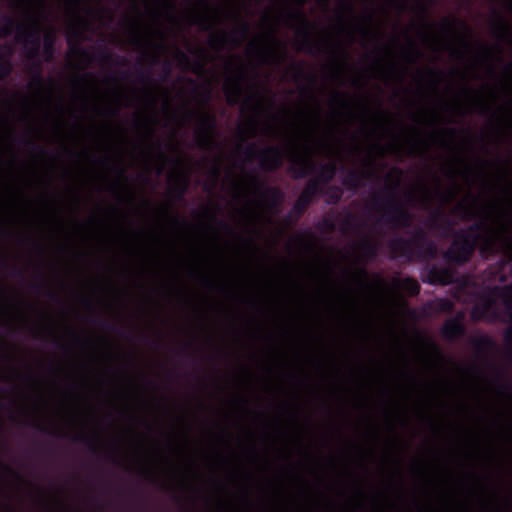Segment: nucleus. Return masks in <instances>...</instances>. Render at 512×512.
I'll list each match as a JSON object with an SVG mask.
<instances>
[{
    "label": "nucleus",
    "mask_w": 512,
    "mask_h": 512,
    "mask_svg": "<svg viewBox=\"0 0 512 512\" xmlns=\"http://www.w3.org/2000/svg\"><path fill=\"white\" fill-rule=\"evenodd\" d=\"M435 194L441 199V201L443 203L448 202L450 199L454 198V196H455V192L454 191H450L448 193H444V192H442L440 187L436 188Z\"/></svg>",
    "instance_id": "37998d69"
},
{
    "label": "nucleus",
    "mask_w": 512,
    "mask_h": 512,
    "mask_svg": "<svg viewBox=\"0 0 512 512\" xmlns=\"http://www.w3.org/2000/svg\"><path fill=\"white\" fill-rule=\"evenodd\" d=\"M450 319L458 320L459 323H464L465 313L463 311H459L454 317H451Z\"/></svg>",
    "instance_id": "680f3d73"
},
{
    "label": "nucleus",
    "mask_w": 512,
    "mask_h": 512,
    "mask_svg": "<svg viewBox=\"0 0 512 512\" xmlns=\"http://www.w3.org/2000/svg\"><path fill=\"white\" fill-rule=\"evenodd\" d=\"M11 275L14 277H22V270L17 266H11Z\"/></svg>",
    "instance_id": "0e129e2a"
},
{
    "label": "nucleus",
    "mask_w": 512,
    "mask_h": 512,
    "mask_svg": "<svg viewBox=\"0 0 512 512\" xmlns=\"http://www.w3.org/2000/svg\"><path fill=\"white\" fill-rule=\"evenodd\" d=\"M250 183L253 186L255 195L263 206L270 210L280 206L283 193L279 188L267 185L262 178L256 175L250 177Z\"/></svg>",
    "instance_id": "1a4fd4ad"
},
{
    "label": "nucleus",
    "mask_w": 512,
    "mask_h": 512,
    "mask_svg": "<svg viewBox=\"0 0 512 512\" xmlns=\"http://www.w3.org/2000/svg\"><path fill=\"white\" fill-rule=\"evenodd\" d=\"M234 18L238 22V27L230 34L225 31H221L218 34L212 35L209 39V45L212 48H223L228 41H230L233 46H239L241 44V40L248 37L251 30L250 23L241 18L238 14L234 15Z\"/></svg>",
    "instance_id": "6e6552de"
},
{
    "label": "nucleus",
    "mask_w": 512,
    "mask_h": 512,
    "mask_svg": "<svg viewBox=\"0 0 512 512\" xmlns=\"http://www.w3.org/2000/svg\"><path fill=\"white\" fill-rule=\"evenodd\" d=\"M392 285L395 289L402 290L411 297L417 296L421 290L419 282L412 277H394L392 279Z\"/></svg>",
    "instance_id": "6ab92c4d"
},
{
    "label": "nucleus",
    "mask_w": 512,
    "mask_h": 512,
    "mask_svg": "<svg viewBox=\"0 0 512 512\" xmlns=\"http://www.w3.org/2000/svg\"><path fill=\"white\" fill-rule=\"evenodd\" d=\"M243 152L249 160H258L259 168L267 173L276 172L284 164V150L279 145L258 149L256 143H249Z\"/></svg>",
    "instance_id": "20e7f679"
},
{
    "label": "nucleus",
    "mask_w": 512,
    "mask_h": 512,
    "mask_svg": "<svg viewBox=\"0 0 512 512\" xmlns=\"http://www.w3.org/2000/svg\"><path fill=\"white\" fill-rule=\"evenodd\" d=\"M186 117L192 119L196 117L197 121V145L203 149H209L216 146L214 134L217 128V120L214 114L210 112H202L197 114L193 110L186 112Z\"/></svg>",
    "instance_id": "39448f33"
},
{
    "label": "nucleus",
    "mask_w": 512,
    "mask_h": 512,
    "mask_svg": "<svg viewBox=\"0 0 512 512\" xmlns=\"http://www.w3.org/2000/svg\"><path fill=\"white\" fill-rule=\"evenodd\" d=\"M249 129L251 131V137L256 136L257 134V123L255 121L250 122Z\"/></svg>",
    "instance_id": "338daca9"
},
{
    "label": "nucleus",
    "mask_w": 512,
    "mask_h": 512,
    "mask_svg": "<svg viewBox=\"0 0 512 512\" xmlns=\"http://www.w3.org/2000/svg\"><path fill=\"white\" fill-rule=\"evenodd\" d=\"M495 305L496 299L491 293H481L470 311V316L474 321L484 319L496 320L499 315Z\"/></svg>",
    "instance_id": "9b49d317"
},
{
    "label": "nucleus",
    "mask_w": 512,
    "mask_h": 512,
    "mask_svg": "<svg viewBox=\"0 0 512 512\" xmlns=\"http://www.w3.org/2000/svg\"><path fill=\"white\" fill-rule=\"evenodd\" d=\"M20 141L27 147L29 150L34 151L40 155H54L55 153L49 151L42 146L37 145L32 139H20Z\"/></svg>",
    "instance_id": "e433bc0d"
},
{
    "label": "nucleus",
    "mask_w": 512,
    "mask_h": 512,
    "mask_svg": "<svg viewBox=\"0 0 512 512\" xmlns=\"http://www.w3.org/2000/svg\"><path fill=\"white\" fill-rule=\"evenodd\" d=\"M93 59L110 65L123 66L127 63L126 59L123 56L113 54L106 47L99 48L96 51V54Z\"/></svg>",
    "instance_id": "5701e85b"
},
{
    "label": "nucleus",
    "mask_w": 512,
    "mask_h": 512,
    "mask_svg": "<svg viewBox=\"0 0 512 512\" xmlns=\"http://www.w3.org/2000/svg\"><path fill=\"white\" fill-rule=\"evenodd\" d=\"M172 65L171 62L166 60L163 63L161 80L166 81L171 74Z\"/></svg>",
    "instance_id": "49530a36"
},
{
    "label": "nucleus",
    "mask_w": 512,
    "mask_h": 512,
    "mask_svg": "<svg viewBox=\"0 0 512 512\" xmlns=\"http://www.w3.org/2000/svg\"><path fill=\"white\" fill-rule=\"evenodd\" d=\"M91 322L93 324L100 326L101 328H103L105 330H108L111 332H117L122 337H125L127 334L125 330L119 329L117 325L112 324V323L108 322L107 320L94 318L91 320Z\"/></svg>",
    "instance_id": "473e14b6"
},
{
    "label": "nucleus",
    "mask_w": 512,
    "mask_h": 512,
    "mask_svg": "<svg viewBox=\"0 0 512 512\" xmlns=\"http://www.w3.org/2000/svg\"><path fill=\"white\" fill-rule=\"evenodd\" d=\"M287 17L291 21L300 22L302 25V27L297 31V34L302 38L299 45L300 51H304L311 55H315L319 52H323L325 54L330 52L327 48L322 49V45L312 39V24L300 8L289 12Z\"/></svg>",
    "instance_id": "423d86ee"
},
{
    "label": "nucleus",
    "mask_w": 512,
    "mask_h": 512,
    "mask_svg": "<svg viewBox=\"0 0 512 512\" xmlns=\"http://www.w3.org/2000/svg\"><path fill=\"white\" fill-rule=\"evenodd\" d=\"M430 312L435 314H452L454 312V302L448 298H438L435 301H430L426 304Z\"/></svg>",
    "instance_id": "393cba45"
},
{
    "label": "nucleus",
    "mask_w": 512,
    "mask_h": 512,
    "mask_svg": "<svg viewBox=\"0 0 512 512\" xmlns=\"http://www.w3.org/2000/svg\"><path fill=\"white\" fill-rule=\"evenodd\" d=\"M270 39L277 47V51L269 52L275 61V63L279 64L287 57V50L285 44L280 41L275 35H270Z\"/></svg>",
    "instance_id": "c756f323"
},
{
    "label": "nucleus",
    "mask_w": 512,
    "mask_h": 512,
    "mask_svg": "<svg viewBox=\"0 0 512 512\" xmlns=\"http://www.w3.org/2000/svg\"><path fill=\"white\" fill-rule=\"evenodd\" d=\"M337 173V165L334 162L319 164V171L314 178L308 181H316L320 191L324 192V186L330 183Z\"/></svg>",
    "instance_id": "a211bd4d"
},
{
    "label": "nucleus",
    "mask_w": 512,
    "mask_h": 512,
    "mask_svg": "<svg viewBox=\"0 0 512 512\" xmlns=\"http://www.w3.org/2000/svg\"><path fill=\"white\" fill-rule=\"evenodd\" d=\"M454 225L455 222L441 208L433 211L430 222L431 228L450 231Z\"/></svg>",
    "instance_id": "4be33fe9"
},
{
    "label": "nucleus",
    "mask_w": 512,
    "mask_h": 512,
    "mask_svg": "<svg viewBox=\"0 0 512 512\" xmlns=\"http://www.w3.org/2000/svg\"><path fill=\"white\" fill-rule=\"evenodd\" d=\"M401 176L402 170L400 168H392L391 172L386 175L385 180L393 183L385 185L374 193L370 201L371 206L377 212L382 213L379 221H383L391 229H409L413 223L412 214L395 195Z\"/></svg>",
    "instance_id": "f03ea898"
},
{
    "label": "nucleus",
    "mask_w": 512,
    "mask_h": 512,
    "mask_svg": "<svg viewBox=\"0 0 512 512\" xmlns=\"http://www.w3.org/2000/svg\"><path fill=\"white\" fill-rule=\"evenodd\" d=\"M475 198L473 200L466 202H459L452 210V213L458 216L461 220L471 221L478 218L480 215L475 209Z\"/></svg>",
    "instance_id": "aec40b11"
},
{
    "label": "nucleus",
    "mask_w": 512,
    "mask_h": 512,
    "mask_svg": "<svg viewBox=\"0 0 512 512\" xmlns=\"http://www.w3.org/2000/svg\"><path fill=\"white\" fill-rule=\"evenodd\" d=\"M466 331L464 323H459L458 320H451L450 318L445 320L440 329L443 338L451 342L463 337Z\"/></svg>",
    "instance_id": "f3484780"
},
{
    "label": "nucleus",
    "mask_w": 512,
    "mask_h": 512,
    "mask_svg": "<svg viewBox=\"0 0 512 512\" xmlns=\"http://www.w3.org/2000/svg\"><path fill=\"white\" fill-rule=\"evenodd\" d=\"M407 51L413 56L412 60H415L421 56V52L414 42L409 43Z\"/></svg>",
    "instance_id": "09e8293b"
},
{
    "label": "nucleus",
    "mask_w": 512,
    "mask_h": 512,
    "mask_svg": "<svg viewBox=\"0 0 512 512\" xmlns=\"http://www.w3.org/2000/svg\"><path fill=\"white\" fill-rule=\"evenodd\" d=\"M340 55H341V59L339 61V63L343 66H347L348 63H347V58H348V53L347 51L343 48V47H339L338 49Z\"/></svg>",
    "instance_id": "864d4df0"
},
{
    "label": "nucleus",
    "mask_w": 512,
    "mask_h": 512,
    "mask_svg": "<svg viewBox=\"0 0 512 512\" xmlns=\"http://www.w3.org/2000/svg\"><path fill=\"white\" fill-rule=\"evenodd\" d=\"M290 161L292 165L289 170L294 179H304L316 171L317 163L313 160L312 148L307 142L304 145V155H300L293 150Z\"/></svg>",
    "instance_id": "9d476101"
},
{
    "label": "nucleus",
    "mask_w": 512,
    "mask_h": 512,
    "mask_svg": "<svg viewBox=\"0 0 512 512\" xmlns=\"http://www.w3.org/2000/svg\"><path fill=\"white\" fill-rule=\"evenodd\" d=\"M322 226L328 231H332L335 228L334 222L328 218L322 221Z\"/></svg>",
    "instance_id": "4d7b16f0"
},
{
    "label": "nucleus",
    "mask_w": 512,
    "mask_h": 512,
    "mask_svg": "<svg viewBox=\"0 0 512 512\" xmlns=\"http://www.w3.org/2000/svg\"><path fill=\"white\" fill-rule=\"evenodd\" d=\"M202 284L209 289H214L218 287V285L213 280L207 277H202Z\"/></svg>",
    "instance_id": "6e6d98bb"
},
{
    "label": "nucleus",
    "mask_w": 512,
    "mask_h": 512,
    "mask_svg": "<svg viewBox=\"0 0 512 512\" xmlns=\"http://www.w3.org/2000/svg\"><path fill=\"white\" fill-rule=\"evenodd\" d=\"M0 466L8 473L12 474L13 476H15L16 478L18 479H23V477L16 471H14L9 465H6L4 464L3 462L0 461Z\"/></svg>",
    "instance_id": "603ef678"
},
{
    "label": "nucleus",
    "mask_w": 512,
    "mask_h": 512,
    "mask_svg": "<svg viewBox=\"0 0 512 512\" xmlns=\"http://www.w3.org/2000/svg\"><path fill=\"white\" fill-rule=\"evenodd\" d=\"M12 54L8 45H0V81L10 76L13 70L11 62L7 59Z\"/></svg>",
    "instance_id": "bb28decb"
},
{
    "label": "nucleus",
    "mask_w": 512,
    "mask_h": 512,
    "mask_svg": "<svg viewBox=\"0 0 512 512\" xmlns=\"http://www.w3.org/2000/svg\"><path fill=\"white\" fill-rule=\"evenodd\" d=\"M188 188V181L186 178H181L179 182H177L173 187H171V192L174 198L178 201L184 199V195Z\"/></svg>",
    "instance_id": "2f4dec72"
},
{
    "label": "nucleus",
    "mask_w": 512,
    "mask_h": 512,
    "mask_svg": "<svg viewBox=\"0 0 512 512\" xmlns=\"http://www.w3.org/2000/svg\"><path fill=\"white\" fill-rule=\"evenodd\" d=\"M352 218L353 216L351 214H349L344 220H343V226L346 228V229H350L353 227V224H352Z\"/></svg>",
    "instance_id": "bf43d9fd"
},
{
    "label": "nucleus",
    "mask_w": 512,
    "mask_h": 512,
    "mask_svg": "<svg viewBox=\"0 0 512 512\" xmlns=\"http://www.w3.org/2000/svg\"><path fill=\"white\" fill-rule=\"evenodd\" d=\"M496 17V28L501 32H507L510 29L506 19L497 11H494Z\"/></svg>",
    "instance_id": "a19ab883"
},
{
    "label": "nucleus",
    "mask_w": 512,
    "mask_h": 512,
    "mask_svg": "<svg viewBox=\"0 0 512 512\" xmlns=\"http://www.w3.org/2000/svg\"><path fill=\"white\" fill-rule=\"evenodd\" d=\"M331 102L333 104L340 105L343 108L348 107V104H347V102L344 99V95L342 93H340L339 91H334L333 92V96H332Z\"/></svg>",
    "instance_id": "79ce46f5"
},
{
    "label": "nucleus",
    "mask_w": 512,
    "mask_h": 512,
    "mask_svg": "<svg viewBox=\"0 0 512 512\" xmlns=\"http://www.w3.org/2000/svg\"><path fill=\"white\" fill-rule=\"evenodd\" d=\"M411 237L428 238L427 232L420 226L416 227L412 231L407 232Z\"/></svg>",
    "instance_id": "de8ad7c7"
},
{
    "label": "nucleus",
    "mask_w": 512,
    "mask_h": 512,
    "mask_svg": "<svg viewBox=\"0 0 512 512\" xmlns=\"http://www.w3.org/2000/svg\"><path fill=\"white\" fill-rule=\"evenodd\" d=\"M131 43L137 46L143 45L142 39L136 33H134L133 36L131 37Z\"/></svg>",
    "instance_id": "052dcab7"
},
{
    "label": "nucleus",
    "mask_w": 512,
    "mask_h": 512,
    "mask_svg": "<svg viewBox=\"0 0 512 512\" xmlns=\"http://www.w3.org/2000/svg\"><path fill=\"white\" fill-rule=\"evenodd\" d=\"M201 99H202V102L204 104H208L211 100V93L209 90H205L202 94H201Z\"/></svg>",
    "instance_id": "13d9d810"
},
{
    "label": "nucleus",
    "mask_w": 512,
    "mask_h": 512,
    "mask_svg": "<svg viewBox=\"0 0 512 512\" xmlns=\"http://www.w3.org/2000/svg\"><path fill=\"white\" fill-rule=\"evenodd\" d=\"M176 56L180 64H188L190 62L189 56L180 49H177Z\"/></svg>",
    "instance_id": "8fccbe9b"
},
{
    "label": "nucleus",
    "mask_w": 512,
    "mask_h": 512,
    "mask_svg": "<svg viewBox=\"0 0 512 512\" xmlns=\"http://www.w3.org/2000/svg\"><path fill=\"white\" fill-rule=\"evenodd\" d=\"M322 195L327 197L326 201L328 204L334 205L340 202L343 195V190L341 189V187L336 185L328 187L324 186V192Z\"/></svg>",
    "instance_id": "7c9ffc66"
},
{
    "label": "nucleus",
    "mask_w": 512,
    "mask_h": 512,
    "mask_svg": "<svg viewBox=\"0 0 512 512\" xmlns=\"http://www.w3.org/2000/svg\"><path fill=\"white\" fill-rule=\"evenodd\" d=\"M29 24L16 36L19 43L25 44L26 55L30 60H37L41 50L40 21L32 14H27Z\"/></svg>",
    "instance_id": "0eeeda50"
},
{
    "label": "nucleus",
    "mask_w": 512,
    "mask_h": 512,
    "mask_svg": "<svg viewBox=\"0 0 512 512\" xmlns=\"http://www.w3.org/2000/svg\"><path fill=\"white\" fill-rule=\"evenodd\" d=\"M387 247L393 259L406 262L432 259L437 253L435 244L429 238L396 235L388 240Z\"/></svg>",
    "instance_id": "7ed1b4c3"
},
{
    "label": "nucleus",
    "mask_w": 512,
    "mask_h": 512,
    "mask_svg": "<svg viewBox=\"0 0 512 512\" xmlns=\"http://www.w3.org/2000/svg\"><path fill=\"white\" fill-rule=\"evenodd\" d=\"M292 69L295 70L296 72V77L297 78H305V79H309L311 80L312 82H315L316 81V77L314 75H311V74H308V73H305L303 68H302V65L299 64V63H293L291 65Z\"/></svg>",
    "instance_id": "ea45409f"
},
{
    "label": "nucleus",
    "mask_w": 512,
    "mask_h": 512,
    "mask_svg": "<svg viewBox=\"0 0 512 512\" xmlns=\"http://www.w3.org/2000/svg\"><path fill=\"white\" fill-rule=\"evenodd\" d=\"M263 99V94L258 89L255 92L247 97L244 101V106L249 109H258L261 107V101Z\"/></svg>",
    "instance_id": "72a5a7b5"
},
{
    "label": "nucleus",
    "mask_w": 512,
    "mask_h": 512,
    "mask_svg": "<svg viewBox=\"0 0 512 512\" xmlns=\"http://www.w3.org/2000/svg\"><path fill=\"white\" fill-rule=\"evenodd\" d=\"M115 172L117 173V175L121 178H126V172H125V169L121 166H117L115 168Z\"/></svg>",
    "instance_id": "774afa93"
},
{
    "label": "nucleus",
    "mask_w": 512,
    "mask_h": 512,
    "mask_svg": "<svg viewBox=\"0 0 512 512\" xmlns=\"http://www.w3.org/2000/svg\"><path fill=\"white\" fill-rule=\"evenodd\" d=\"M55 33L53 31H49L44 34L43 37V56L44 60L46 62H50L54 58V52H55Z\"/></svg>",
    "instance_id": "c85d7f7f"
},
{
    "label": "nucleus",
    "mask_w": 512,
    "mask_h": 512,
    "mask_svg": "<svg viewBox=\"0 0 512 512\" xmlns=\"http://www.w3.org/2000/svg\"><path fill=\"white\" fill-rule=\"evenodd\" d=\"M360 33L362 34V36L364 37H368V36H371L373 35L374 37H376L375 34L372 33V30L367 28V27H361L360 28Z\"/></svg>",
    "instance_id": "69168bd1"
},
{
    "label": "nucleus",
    "mask_w": 512,
    "mask_h": 512,
    "mask_svg": "<svg viewBox=\"0 0 512 512\" xmlns=\"http://www.w3.org/2000/svg\"><path fill=\"white\" fill-rule=\"evenodd\" d=\"M137 82L140 84L148 86L147 89H145V94L151 100L153 103L156 102L154 96H153V87L154 85V79L152 76V72L148 70L141 69L137 74Z\"/></svg>",
    "instance_id": "cd10ccee"
},
{
    "label": "nucleus",
    "mask_w": 512,
    "mask_h": 512,
    "mask_svg": "<svg viewBox=\"0 0 512 512\" xmlns=\"http://www.w3.org/2000/svg\"><path fill=\"white\" fill-rule=\"evenodd\" d=\"M426 73L430 76V77H433V78H439L443 75V71L439 70V69H434V68H428L426 70Z\"/></svg>",
    "instance_id": "5fc2aeb1"
},
{
    "label": "nucleus",
    "mask_w": 512,
    "mask_h": 512,
    "mask_svg": "<svg viewBox=\"0 0 512 512\" xmlns=\"http://www.w3.org/2000/svg\"><path fill=\"white\" fill-rule=\"evenodd\" d=\"M96 439H97L96 436L90 437L85 434H77L73 437L74 441L84 443L85 445H87L89 451L92 453H96V451H97L96 446H95Z\"/></svg>",
    "instance_id": "c9c22d12"
},
{
    "label": "nucleus",
    "mask_w": 512,
    "mask_h": 512,
    "mask_svg": "<svg viewBox=\"0 0 512 512\" xmlns=\"http://www.w3.org/2000/svg\"><path fill=\"white\" fill-rule=\"evenodd\" d=\"M427 279L424 280L433 285H449L454 282V273L450 268L436 264L427 265L425 268Z\"/></svg>",
    "instance_id": "ddd939ff"
},
{
    "label": "nucleus",
    "mask_w": 512,
    "mask_h": 512,
    "mask_svg": "<svg viewBox=\"0 0 512 512\" xmlns=\"http://www.w3.org/2000/svg\"><path fill=\"white\" fill-rule=\"evenodd\" d=\"M477 105L479 107L478 112L481 115H491V116H494V113L492 112L491 107L487 103L479 100L477 102Z\"/></svg>",
    "instance_id": "c03bdc74"
},
{
    "label": "nucleus",
    "mask_w": 512,
    "mask_h": 512,
    "mask_svg": "<svg viewBox=\"0 0 512 512\" xmlns=\"http://www.w3.org/2000/svg\"><path fill=\"white\" fill-rule=\"evenodd\" d=\"M487 220L485 214L468 229L455 231L450 246L443 253V259L449 264L464 266L471 260L481 241L480 253L483 258L488 259L501 253V267L511 263L512 235L495 232Z\"/></svg>",
    "instance_id": "f257e3e1"
},
{
    "label": "nucleus",
    "mask_w": 512,
    "mask_h": 512,
    "mask_svg": "<svg viewBox=\"0 0 512 512\" xmlns=\"http://www.w3.org/2000/svg\"><path fill=\"white\" fill-rule=\"evenodd\" d=\"M85 39L84 31L78 26L73 25L67 35V43L70 48V52L77 57L85 59L86 62H90L91 57L89 50L80 46L81 41Z\"/></svg>",
    "instance_id": "4468645a"
},
{
    "label": "nucleus",
    "mask_w": 512,
    "mask_h": 512,
    "mask_svg": "<svg viewBox=\"0 0 512 512\" xmlns=\"http://www.w3.org/2000/svg\"><path fill=\"white\" fill-rule=\"evenodd\" d=\"M194 24H197L201 30L210 31L212 29V25L210 24V16H197L194 18Z\"/></svg>",
    "instance_id": "58836bf2"
},
{
    "label": "nucleus",
    "mask_w": 512,
    "mask_h": 512,
    "mask_svg": "<svg viewBox=\"0 0 512 512\" xmlns=\"http://www.w3.org/2000/svg\"><path fill=\"white\" fill-rule=\"evenodd\" d=\"M25 25L19 23L14 17L3 16L0 19V39L8 38L14 31L17 35L23 30Z\"/></svg>",
    "instance_id": "412c9836"
},
{
    "label": "nucleus",
    "mask_w": 512,
    "mask_h": 512,
    "mask_svg": "<svg viewBox=\"0 0 512 512\" xmlns=\"http://www.w3.org/2000/svg\"><path fill=\"white\" fill-rule=\"evenodd\" d=\"M458 24H461L464 26V23L460 22L458 19L447 17V18L443 19V21L441 22L440 28L444 33H449V32H453L456 29V26Z\"/></svg>",
    "instance_id": "4c0bfd02"
},
{
    "label": "nucleus",
    "mask_w": 512,
    "mask_h": 512,
    "mask_svg": "<svg viewBox=\"0 0 512 512\" xmlns=\"http://www.w3.org/2000/svg\"><path fill=\"white\" fill-rule=\"evenodd\" d=\"M323 194L317 186L316 181H307L300 195L293 204L292 211L297 216H302L307 207L313 203L316 197Z\"/></svg>",
    "instance_id": "f8f14e48"
},
{
    "label": "nucleus",
    "mask_w": 512,
    "mask_h": 512,
    "mask_svg": "<svg viewBox=\"0 0 512 512\" xmlns=\"http://www.w3.org/2000/svg\"><path fill=\"white\" fill-rule=\"evenodd\" d=\"M359 249L361 251L362 256L367 261H372L376 259L379 255V244L376 241L371 240L368 237L363 238L359 242Z\"/></svg>",
    "instance_id": "a878e982"
},
{
    "label": "nucleus",
    "mask_w": 512,
    "mask_h": 512,
    "mask_svg": "<svg viewBox=\"0 0 512 512\" xmlns=\"http://www.w3.org/2000/svg\"><path fill=\"white\" fill-rule=\"evenodd\" d=\"M212 219L217 221L218 226L221 229L225 230L227 233H229V234H234L235 233L233 227L229 223H227L226 221H224V220H217L215 215H212Z\"/></svg>",
    "instance_id": "a18cd8bd"
},
{
    "label": "nucleus",
    "mask_w": 512,
    "mask_h": 512,
    "mask_svg": "<svg viewBox=\"0 0 512 512\" xmlns=\"http://www.w3.org/2000/svg\"><path fill=\"white\" fill-rule=\"evenodd\" d=\"M358 279L362 282L363 278H366L368 276V272L365 268H359L357 271Z\"/></svg>",
    "instance_id": "e2e57ef3"
},
{
    "label": "nucleus",
    "mask_w": 512,
    "mask_h": 512,
    "mask_svg": "<svg viewBox=\"0 0 512 512\" xmlns=\"http://www.w3.org/2000/svg\"><path fill=\"white\" fill-rule=\"evenodd\" d=\"M34 429L38 430V431H41L43 433H46V434H52V431H50L47 427L45 426H42L38 423H33L31 425ZM53 435L57 436V437H62L63 435L62 434H58V433H53Z\"/></svg>",
    "instance_id": "3c124183"
},
{
    "label": "nucleus",
    "mask_w": 512,
    "mask_h": 512,
    "mask_svg": "<svg viewBox=\"0 0 512 512\" xmlns=\"http://www.w3.org/2000/svg\"><path fill=\"white\" fill-rule=\"evenodd\" d=\"M246 79V73L240 69L234 79H229L224 87L227 103L230 106L237 105L242 96V82Z\"/></svg>",
    "instance_id": "2eb2a0df"
},
{
    "label": "nucleus",
    "mask_w": 512,
    "mask_h": 512,
    "mask_svg": "<svg viewBox=\"0 0 512 512\" xmlns=\"http://www.w3.org/2000/svg\"><path fill=\"white\" fill-rule=\"evenodd\" d=\"M473 349L479 354H487L496 349V342L488 335H481L471 339Z\"/></svg>",
    "instance_id": "b1692460"
},
{
    "label": "nucleus",
    "mask_w": 512,
    "mask_h": 512,
    "mask_svg": "<svg viewBox=\"0 0 512 512\" xmlns=\"http://www.w3.org/2000/svg\"><path fill=\"white\" fill-rule=\"evenodd\" d=\"M374 177V172L369 170L347 169L343 178V185L349 190H356L364 185L363 180Z\"/></svg>",
    "instance_id": "dca6fc26"
},
{
    "label": "nucleus",
    "mask_w": 512,
    "mask_h": 512,
    "mask_svg": "<svg viewBox=\"0 0 512 512\" xmlns=\"http://www.w3.org/2000/svg\"><path fill=\"white\" fill-rule=\"evenodd\" d=\"M34 77L32 78L30 85L35 87L38 91L43 89L44 79L41 75L40 63L36 62L32 68Z\"/></svg>",
    "instance_id": "f704fd0d"
}]
</instances>
